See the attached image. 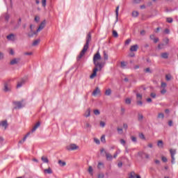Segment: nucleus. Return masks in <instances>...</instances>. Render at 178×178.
<instances>
[{
	"instance_id": "55",
	"label": "nucleus",
	"mask_w": 178,
	"mask_h": 178,
	"mask_svg": "<svg viewBox=\"0 0 178 178\" xmlns=\"http://www.w3.org/2000/svg\"><path fill=\"white\" fill-rule=\"evenodd\" d=\"M161 161H163V162H168V159L165 156H162Z\"/></svg>"
},
{
	"instance_id": "8",
	"label": "nucleus",
	"mask_w": 178,
	"mask_h": 178,
	"mask_svg": "<svg viewBox=\"0 0 178 178\" xmlns=\"http://www.w3.org/2000/svg\"><path fill=\"white\" fill-rule=\"evenodd\" d=\"M20 58H14L10 62V65H17L20 62Z\"/></svg>"
},
{
	"instance_id": "14",
	"label": "nucleus",
	"mask_w": 178,
	"mask_h": 178,
	"mask_svg": "<svg viewBox=\"0 0 178 178\" xmlns=\"http://www.w3.org/2000/svg\"><path fill=\"white\" fill-rule=\"evenodd\" d=\"M119 8L120 6H118L115 8V17H116V22L119 20Z\"/></svg>"
},
{
	"instance_id": "15",
	"label": "nucleus",
	"mask_w": 178,
	"mask_h": 178,
	"mask_svg": "<svg viewBox=\"0 0 178 178\" xmlns=\"http://www.w3.org/2000/svg\"><path fill=\"white\" fill-rule=\"evenodd\" d=\"M85 118H90L91 116V109L88 108L84 114Z\"/></svg>"
},
{
	"instance_id": "9",
	"label": "nucleus",
	"mask_w": 178,
	"mask_h": 178,
	"mask_svg": "<svg viewBox=\"0 0 178 178\" xmlns=\"http://www.w3.org/2000/svg\"><path fill=\"white\" fill-rule=\"evenodd\" d=\"M40 126H41V122L38 121L31 129V133H34V131H35V130H37L38 127H40Z\"/></svg>"
},
{
	"instance_id": "57",
	"label": "nucleus",
	"mask_w": 178,
	"mask_h": 178,
	"mask_svg": "<svg viewBox=\"0 0 178 178\" xmlns=\"http://www.w3.org/2000/svg\"><path fill=\"white\" fill-rule=\"evenodd\" d=\"M152 41H154V44H156V42L159 41V38H155L154 39L152 40Z\"/></svg>"
},
{
	"instance_id": "61",
	"label": "nucleus",
	"mask_w": 178,
	"mask_h": 178,
	"mask_svg": "<svg viewBox=\"0 0 178 178\" xmlns=\"http://www.w3.org/2000/svg\"><path fill=\"white\" fill-rule=\"evenodd\" d=\"M161 94H166V89L165 88H163L161 90Z\"/></svg>"
},
{
	"instance_id": "13",
	"label": "nucleus",
	"mask_w": 178,
	"mask_h": 178,
	"mask_svg": "<svg viewBox=\"0 0 178 178\" xmlns=\"http://www.w3.org/2000/svg\"><path fill=\"white\" fill-rule=\"evenodd\" d=\"M38 32L34 31H31L29 33H28V37H29V38H32V37H34V35H37Z\"/></svg>"
},
{
	"instance_id": "47",
	"label": "nucleus",
	"mask_w": 178,
	"mask_h": 178,
	"mask_svg": "<svg viewBox=\"0 0 178 178\" xmlns=\"http://www.w3.org/2000/svg\"><path fill=\"white\" fill-rule=\"evenodd\" d=\"M131 138L133 143H137V138H136V136H131Z\"/></svg>"
},
{
	"instance_id": "2",
	"label": "nucleus",
	"mask_w": 178,
	"mask_h": 178,
	"mask_svg": "<svg viewBox=\"0 0 178 178\" xmlns=\"http://www.w3.org/2000/svg\"><path fill=\"white\" fill-rule=\"evenodd\" d=\"M90 42H91V32H89L86 36V42L83 46V49L80 52L79 55L77 57V60H80L84 55H86V52L88 50L90 47Z\"/></svg>"
},
{
	"instance_id": "42",
	"label": "nucleus",
	"mask_w": 178,
	"mask_h": 178,
	"mask_svg": "<svg viewBox=\"0 0 178 178\" xmlns=\"http://www.w3.org/2000/svg\"><path fill=\"white\" fill-rule=\"evenodd\" d=\"M171 79H172L171 75H165V79L167 80V81H170Z\"/></svg>"
},
{
	"instance_id": "32",
	"label": "nucleus",
	"mask_w": 178,
	"mask_h": 178,
	"mask_svg": "<svg viewBox=\"0 0 178 178\" xmlns=\"http://www.w3.org/2000/svg\"><path fill=\"white\" fill-rule=\"evenodd\" d=\"M93 113L96 115L98 116V115H101V112L98 109H95L93 111Z\"/></svg>"
},
{
	"instance_id": "56",
	"label": "nucleus",
	"mask_w": 178,
	"mask_h": 178,
	"mask_svg": "<svg viewBox=\"0 0 178 178\" xmlns=\"http://www.w3.org/2000/svg\"><path fill=\"white\" fill-rule=\"evenodd\" d=\"M166 86H167L166 83H165V82L161 83L162 88H166Z\"/></svg>"
},
{
	"instance_id": "30",
	"label": "nucleus",
	"mask_w": 178,
	"mask_h": 178,
	"mask_svg": "<svg viewBox=\"0 0 178 178\" xmlns=\"http://www.w3.org/2000/svg\"><path fill=\"white\" fill-rule=\"evenodd\" d=\"M103 55H104V60H108V54H106V51H104Z\"/></svg>"
},
{
	"instance_id": "7",
	"label": "nucleus",
	"mask_w": 178,
	"mask_h": 178,
	"mask_svg": "<svg viewBox=\"0 0 178 178\" xmlns=\"http://www.w3.org/2000/svg\"><path fill=\"white\" fill-rule=\"evenodd\" d=\"M1 126V127L4 128V130H6V129H8V126H9V124H8V120H3L1 121L0 122V127Z\"/></svg>"
},
{
	"instance_id": "20",
	"label": "nucleus",
	"mask_w": 178,
	"mask_h": 178,
	"mask_svg": "<svg viewBox=\"0 0 178 178\" xmlns=\"http://www.w3.org/2000/svg\"><path fill=\"white\" fill-rule=\"evenodd\" d=\"M58 165H60V166H61V168H63V166H66V162L63 161L62 160H58Z\"/></svg>"
},
{
	"instance_id": "5",
	"label": "nucleus",
	"mask_w": 178,
	"mask_h": 178,
	"mask_svg": "<svg viewBox=\"0 0 178 178\" xmlns=\"http://www.w3.org/2000/svg\"><path fill=\"white\" fill-rule=\"evenodd\" d=\"M67 151H74L76 149H79V146L76 144H71L69 146H67Z\"/></svg>"
},
{
	"instance_id": "37",
	"label": "nucleus",
	"mask_w": 178,
	"mask_h": 178,
	"mask_svg": "<svg viewBox=\"0 0 178 178\" xmlns=\"http://www.w3.org/2000/svg\"><path fill=\"white\" fill-rule=\"evenodd\" d=\"M165 44H163V43H161V44H158V49H163V47H165Z\"/></svg>"
},
{
	"instance_id": "51",
	"label": "nucleus",
	"mask_w": 178,
	"mask_h": 178,
	"mask_svg": "<svg viewBox=\"0 0 178 178\" xmlns=\"http://www.w3.org/2000/svg\"><path fill=\"white\" fill-rule=\"evenodd\" d=\"M164 33L165 34H170V30H169V29H165Z\"/></svg>"
},
{
	"instance_id": "21",
	"label": "nucleus",
	"mask_w": 178,
	"mask_h": 178,
	"mask_svg": "<svg viewBox=\"0 0 178 178\" xmlns=\"http://www.w3.org/2000/svg\"><path fill=\"white\" fill-rule=\"evenodd\" d=\"M120 64H121L120 65L121 69H126V66H127V63L124 61H121Z\"/></svg>"
},
{
	"instance_id": "26",
	"label": "nucleus",
	"mask_w": 178,
	"mask_h": 178,
	"mask_svg": "<svg viewBox=\"0 0 178 178\" xmlns=\"http://www.w3.org/2000/svg\"><path fill=\"white\" fill-rule=\"evenodd\" d=\"M92 170V166H89L88 172H89V174L90 175V176H94V172H93Z\"/></svg>"
},
{
	"instance_id": "54",
	"label": "nucleus",
	"mask_w": 178,
	"mask_h": 178,
	"mask_svg": "<svg viewBox=\"0 0 178 178\" xmlns=\"http://www.w3.org/2000/svg\"><path fill=\"white\" fill-rule=\"evenodd\" d=\"M34 20L36 23H38V22H40V17L35 16Z\"/></svg>"
},
{
	"instance_id": "49",
	"label": "nucleus",
	"mask_w": 178,
	"mask_h": 178,
	"mask_svg": "<svg viewBox=\"0 0 178 178\" xmlns=\"http://www.w3.org/2000/svg\"><path fill=\"white\" fill-rule=\"evenodd\" d=\"M94 142H95L96 144H97V145H99V144H100V141H99V139L97 138H94Z\"/></svg>"
},
{
	"instance_id": "40",
	"label": "nucleus",
	"mask_w": 178,
	"mask_h": 178,
	"mask_svg": "<svg viewBox=\"0 0 178 178\" xmlns=\"http://www.w3.org/2000/svg\"><path fill=\"white\" fill-rule=\"evenodd\" d=\"M132 16L133 17H137V16H138V12L137 11L132 12Z\"/></svg>"
},
{
	"instance_id": "41",
	"label": "nucleus",
	"mask_w": 178,
	"mask_h": 178,
	"mask_svg": "<svg viewBox=\"0 0 178 178\" xmlns=\"http://www.w3.org/2000/svg\"><path fill=\"white\" fill-rule=\"evenodd\" d=\"M101 142L104 143H106V140H105V135H102L101 137Z\"/></svg>"
},
{
	"instance_id": "12",
	"label": "nucleus",
	"mask_w": 178,
	"mask_h": 178,
	"mask_svg": "<svg viewBox=\"0 0 178 178\" xmlns=\"http://www.w3.org/2000/svg\"><path fill=\"white\" fill-rule=\"evenodd\" d=\"M138 49V44L131 46V48H130L131 52H137Z\"/></svg>"
},
{
	"instance_id": "27",
	"label": "nucleus",
	"mask_w": 178,
	"mask_h": 178,
	"mask_svg": "<svg viewBox=\"0 0 178 178\" xmlns=\"http://www.w3.org/2000/svg\"><path fill=\"white\" fill-rule=\"evenodd\" d=\"M136 99H137V101L143 99V95L137 92L136 93Z\"/></svg>"
},
{
	"instance_id": "25",
	"label": "nucleus",
	"mask_w": 178,
	"mask_h": 178,
	"mask_svg": "<svg viewBox=\"0 0 178 178\" xmlns=\"http://www.w3.org/2000/svg\"><path fill=\"white\" fill-rule=\"evenodd\" d=\"M40 41H41L40 39H38V40H35L32 44L33 47H37V45H38V44H40Z\"/></svg>"
},
{
	"instance_id": "38",
	"label": "nucleus",
	"mask_w": 178,
	"mask_h": 178,
	"mask_svg": "<svg viewBox=\"0 0 178 178\" xmlns=\"http://www.w3.org/2000/svg\"><path fill=\"white\" fill-rule=\"evenodd\" d=\"M170 153L171 156H175V155H176V150L170 149Z\"/></svg>"
},
{
	"instance_id": "33",
	"label": "nucleus",
	"mask_w": 178,
	"mask_h": 178,
	"mask_svg": "<svg viewBox=\"0 0 178 178\" xmlns=\"http://www.w3.org/2000/svg\"><path fill=\"white\" fill-rule=\"evenodd\" d=\"M136 177V172L134 171L131 172L129 173V178H135Z\"/></svg>"
},
{
	"instance_id": "48",
	"label": "nucleus",
	"mask_w": 178,
	"mask_h": 178,
	"mask_svg": "<svg viewBox=\"0 0 178 178\" xmlns=\"http://www.w3.org/2000/svg\"><path fill=\"white\" fill-rule=\"evenodd\" d=\"M30 134V132H28L27 134H26V135H25V136L23 138V139H22V141L23 142H24V141H26V138H27V137L29 136V135Z\"/></svg>"
},
{
	"instance_id": "18",
	"label": "nucleus",
	"mask_w": 178,
	"mask_h": 178,
	"mask_svg": "<svg viewBox=\"0 0 178 178\" xmlns=\"http://www.w3.org/2000/svg\"><path fill=\"white\" fill-rule=\"evenodd\" d=\"M44 173H47L48 175H52L53 171L52 169H51V168H48V169H44Z\"/></svg>"
},
{
	"instance_id": "34",
	"label": "nucleus",
	"mask_w": 178,
	"mask_h": 178,
	"mask_svg": "<svg viewBox=\"0 0 178 178\" xmlns=\"http://www.w3.org/2000/svg\"><path fill=\"white\" fill-rule=\"evenodd\" d=\"M113 36L115 38H118V37H119V34H118V32L115 30L113 31Z\"/></svg>"
},
{
	"instance_id": "50",
	"label": "nucleus",
	"mask_w": 178,
	"mask_h": 178,
	"mask_svg": "<svg viewBox=\"0 0 178 178\" xmlns=\"http://www.w3.org/2000/svg\"><path fill=\"white\" fill-rule=\"evenodd\" d=\"M139 137H140V138H141L142 140H145V136H144V134H139Z\"/></svg>"
},
{
	"instance_id": "1",
	"label": "nucleus",
	"mask_w": 178,
	"mask_h": 178,
	"mask_svg": "<svg viewBox=\"0 0 178 178\" xmlns=\"http://www.w3.org/2000/svg\"><path fill=\"white\" fill-rule=\"evenodd\" d=\"M98 60H101V54H99V51H97L93 56V63L95 65V68L93 69V72L90 75V79H94L97 76V72L98 70H102V67L105 65V63H99Z\"/></svg>"
},
{
	"instance_id": "60",
	"label": "nucleus",
	"mask_w": 178,
	"mask_h": 178,
	"mask_svg": "<svg viewBox=\"0 0 178 178\" xmlns=\"http://www.w3.org/2000/svg\"><path fill=\"white\" fill-rule=\"evenodd\" d=\"M136 104L137 105H140L141 106L143 105V102L141 100H138Z\"/></svg>"
},
{
	"instance_id": "64",
	"label": "nucleus",
	"mask_w": 178,
	"mask_h": 178,
	"mask_svg": "<svg viewBox=\"0 0 178 178\" xmlns=\"http://www.w3.org/2000/svg\"><path fill=\"white\" fill-rule=\"evenodd\" d=\"M24 55H26V56L33 55V52H25L24 53Z\"/></svg>"
},
{
	"instance_id": "46",
	"label": "nucleus",
	"mask_w": 178,
	"mask_h": 178,
	"mask_svg": "<svg viewBox=\"0 0 178 178\" xmlns=\"http://www.w3.org/2000/svg\"><path fill=\"white\" fill-rule=\"evenodd\" d=\"M120 143L122 145H126V140H124V139H120Z\"/></svg>"
},
{
	"instance_id": "62",
	"label": "nucleus",
	"mask_w": 178,
	"mask_h": 178,
	"mask_svg": "<svg viewBox=\"0 0 178 178\" xmlns=\"http://www.w3.org/2000/svg\"><path fill=\"white\" fill-rule=\"evenodd\" d=\"M100 126H101V127H105V122H104V121H101Z\"/></svg>"
},
{
	"instance_id": "43",
	"label": "nucleus",
	"mask_w": 178,
	"mask_h": 178,
	"mask_svg": "<svg viewBox=\"0 0 178 178\" xmlns=\"http://www.w3.org/2000/svg\"><path fill=\"white\" fill-rule=\"evenodd\" d=\"M9 19H10V16L8 14H6L5 20L9 22Z\"/></svg>"
},
{
	"instance_id": "22",
	"label": "nucleus",
	"mask_w": 178,
	"mask_h": 178,
	"mask_svg": "<svg viewBox=\"0 0 178 178\" xmlns=\"http://www.w3.org/2000/svg\"><path fill=\"white\" fill-rule=\"evenodd\" d=\"M143 119H144V115H143V114L141 113H138V120L139 122H143Z\"/></svg>"
},
{
	"instance_id": "35",
	"label": "nucleus",
	"mask_w": 178,
	"mask_h": 178,
	"mask_svg": "<svg viewBox=\"0 0 178 178\" xmlns=\"http://www.w3.org/2000/svg\"><path fill=\"white\" fill-rule=\"evenodd\" d=\"M144 72H145V73H152V71H151V68L150 67L145 68L144 70Z\"/></svg>"
},
{
	"instance_id": "45",
	"label": "nucleus",
	"mask_w": 178,
	"mask_h": 178,
	"mask_svg": "<svg viewBox=\"0 0 178 178\" xmlns=\"http://www.w3.org/2000/svg\"><path fill=\"white\" fill-rule=\"evenodd\" d=\"M167 22L168 23H173V18H172V17L167 18Z\"/></svg>"
},
{
	"instance_id": "29",
	"label": "nucleus",
	"mask_w": 178,
	"mask_h": 178,
	"mask_svg": "<svg viewBox=\"0 0 178 178\" xmlns=\"http://www.w3.org/2000/svg\"><path fill=\"white\" fill-rule=\"evenodd\" d=\"M111 94H112V90L107 89L105 92V95L109 96Z\"/></svg>"
},
{
	"instance_id": "44",
	"label": "nucleus",
	"mask_w": 178,
	"mask_h": 178,
	"mask_svg": "<svg viewBox=\"0 0 178 178\" xmlns=\"http://www.w3.org/2000/svg\"><path fill=\"white\" fill-rule=\"evenodd\" d=\"M42 6L45 8L47 6V0H42Z\"/></svg>"
},
{
	"instance_id": "17",
	"label": "nucleus",
	"mask_w": 178,
	"mask_h": 178,
	"mask_svg": "<svg viewBox=\"0 0 178 178\" xmlns=\"http://www.w3.org/2000/svg\"><path fill=\"white\" fill-rule=\"evenodd\" d=\"M106 154V158L107 159V161H112L113 159V156L112 154H109V153H106V152H104Z\"/></svg>"
},
{
	"instance_id": "63",
	"label": "nucleus",
	"mask_w": 178,
	"mask_h": 178,
	"mask_svg": "<svg viewBox=\"0 0 178 178\" xmlns=\"http://www.w3.org/2000/svg\"><path fill=\"white\" fill-rule=\"evenodd\" d=\"M149 38H150V40H154V38H155V35H154V34L150 35Z\"/></svg>"
},
{
	"instance_id": "23",
	"label": "nucleus",
	"mask_w": 178,
	"mask_h": 178,
	"mask_svg": "<svg viewBox=\"0 0 178 178\" xmlns=\"http://www.w3.org/2000/svg\"><path fill=\"white\" fill-rule=\"evenodd\" d=\"M41 159H42V162H44V163H49V160H48L47 157H45V156H42Z\"/></svg>"
},
{
	"instance_id": "53",
	"label": "nucleus",
	"mask_w": 178,
	"mask_h": 178,
	"mask_svg": "<svg viewBox=\"0 0 178 178\" xmlns=\"http://www.w3.org/2000/svg\"><path fill=\"white\" fill-rule=\"evenodd\" d=\"M104 177H105V175H104V173H100L97 176V178H104Z\"/></svg>"
},
{
	"instance_id": "59",
	"label": "nucleus",
	"mask_w": 178,
	"mask_h": 178,
	"mask_svg": "<svg viewBox=\"0 0 178 178\" xmlns=\"http://www.w3.org/2000/svg\"><path fill=\"white\" fill-rule=\"evenodd\" d=\"M150 97H152V98H156V94H155L154 92H152L150 94Z\"/></svg>"
},
{
	"instance_id": "6",
	"label": "nucleus",
	"mask_w": 178,
	"mask_h": 178,
	"mask_svg": "<svg viewBox=\"0 0 178 178\" xmlns=\"http://www.w3.org/2000/svg\"><path fill=\"white\" fill-rule=\"evenodd\" d=\"M45 24H47V21L44 19L43 20L41 24H40L39 27L37 29V32L41 31L45 27Z\"/></svg>"
},
{
	"instance_id": "39",
	"label": "nucleus",
	"mask_w": 178,
	"mask_h": 178,
	"mask_svg": "<svg viewBox=\"0 0 178 178\" xmlns=\"http://www.w3.org/2000/svg\"><path fill=\"white\" fill-rule=\"evenodd\" d=\"M125 104H127V105H130V104H131V99H130L129 98L126 99Z\"/></svg>"
},
{
	"instance_id": "58",
	"label": "nucleus",
	"mask_w": 178,
	"mask_h": 178,
	"mask_svg": "<svg viewBox=\"0 0 178 178\" xmlns=\"http://www.w3.org/2000/svg\"><path fill=\"white\" fill-rule=\"evenodd\" d=\"M3 58H4L3 53L0 51V60H2V59H3Z\"/></svg>"
},
{
	"instance_id": "19",
	"label": "nucleus",
	"mask_w": 178,
	"mask_h": 178,
	"mask_svg": "<svg viewBox=\"0 0 178 178\" xmlns=\"http://www.w3.org/2000/svg\"><path fill=\"white\" fill-rule=\"evenodd\" d=\"M24 83H26V81H24V79H22V81L18 82L17 84V88H20V87H22V86H23Z\"/></svg>"
},
{
	"instance_id": "52",
	"label": "nucleus",
	"mask_w": 178,
	"mask_h": 178,
	"mask_svg": "<svg viewBox=\"0 0 178 178\" xmlns=\"http://www.w3.org/2000/svg\"><path fill=\"white\" fill-rule=\"evenodd\" d=\"M130 42H131V39H127L125 41V45H129V44H130Z\"/></svg>"
},
{
	"instance_id": "28",
	"label": "nucleus",
	"mask_w": 178,
	"mask_h": 178,
	"mask_svg": "<svg viewBox=\"0 0 178 178\" xmlns=\"http://www.w3.org/2000/svg\"><path fill=\"white\" fill-rule=\"evenodd\" d=\"M169 38H165L164 39H163V42H164V44L165 45H168L169 44Z\"/></svg>"
},
{
	"instance_id": "16",
	"label": "nucleus",
	"mask_w": 178,
	"mask_h": 178,
	"mask_svg": "<svg viewBox=\"0 0 178 178\" xmlns=\"http://www.w3.org/2000/svg\"><path fill=\"white\" fill-rule=\"evenodd\" d=\"M161 57L163 59H168V58H169V53L168 52L161 53Z\"/></svg>"
},
{
	"instance_id": "24",
	"label": "nucleus",
	"mask_w": 178,
	"mask_h": 178,
	"mask_svg": "<svg viewBox=\"0 0 178 178\" xmlns=\"http://www.w3.org/2000/svg\"><path fill=\"white\" fill-rule=\"evenodd\" d=\"M157 147H159V148H163V141L159 140L157 143Z\"/></svg>"
},
{
	"instance_id": "3",
	"label": "nucleus",
	"mask_w": 178,
	"mask_h": 178,
	"mask_svg": "<svg viewBox=\"0 0 178 178\" xmlns=\"http://www.w3.org/2000/svg\"><path fill=\"white\" fill-rule=\"evenodd\" d=\"M13 104L15 105L14 109H22L23 108V100L22 102H13Z\"/></svg>"
},
{
	"instance_id": "11",
	"label": "nucleus",
	"mask_w": 178,
	"mask_h": 178,
	"mask_svg": "<svg viewBox=\"0 0 178 178\" xmlns=\"http://www.w3.org/2000/svg\"><path fill=\"white\" fill-rule=\"evenodd\" d=\"M98 94H101V90H99V88L97 87L95 90L92 92V95L96 97V95H98Z\"/></svg>"
},
{
	"instance_id": "31",
	"label": "nucleus",
	"mask_w": 178,
	"mask_h": 178,
	"mask_svg": "<svg viewBox=\"0 0 178 178\" xmlns=\"http://www.w3.org/2000/svg\"><path fill=\"white\" fill-rule=\"evenodd\" d=\"M21 24H22V18H19L18 19L17 25L15 27V29H19V27H20Z\"/></svg>"
},
{
	"instance_id": "4",
	"label": "nucleus",
	"mask_w": 178,
	"mask_h": 178,
	"mask_svg": "<svg viewBox=\"0 0 178 178\" xmlns=\"http://www.w3.org/2000/svg\"><path fill=\"white\" fill-rule=\"evenodd\" d=\"M3 91L5 92H8L10 91V81H7L4 82Z\"/></svg>"
},
{
	"instance_id": "36",
	"label": "nucleus",
	"mask_w": 178,
	"mask_h": 178,
	"mask_svg": "<svg viewBox=\"0 0 178 178\" xmlns=\"http://www.w3.org/2000/svg\"><path fill=\"white\" fill-rule=\"evenodd\" d=\"M159 119H163L165 118V115L162 113H159L158 117Z\"/></svg>"
},
{
	"instance_id": "10",
	"label": "nucleus",
	"mask_w": 178,
	"mask_h": 178,
	"mask_svg": "<svg viewBox=\"0 0 178 178\" xmlns=\"http://www.w3.org/2000/svg\"><path fill=\"white\" fill-rule=\"evenodd\" d=\"M6 38L8 40V41H15V34L10 33L6 36Z\"/></svg>"
}]
</instances>
